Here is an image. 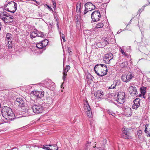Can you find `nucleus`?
I'll use <instances>...</instances> for the list:
<instances>
[{
    "label": "nucleus",
    "instance_id": "nucleus-43",
    "mask_svg": "<svg viewBox=\"0 0 150 150\" xmlns=\"http://www.w3.org/2000/svg\"><path fill=\"white\" fill-rule=\"evenodd\" d=\"M70 67L69 66H67L66 68L65 69H64L67 71H68L70 69Z\"/></svg>",
    "mask_w": 150,
    "mask_h": 150
},
{
    "label": "nucleus",
    "instance_id": "nucleus-55",
    "mask_svg": "<svg viewBox=\"0 0 150 150\" xmlns=\"http://www.w3.org/2000/svg\"><path fill=\"white\" fill-rule=\"evenodd\" d=\"M68 52H69V54H70V53H71V52H71V51H70L69 50V51H68Z\"/></svg>",
    "mask_w": 150,
    "mask_h": 150
},
{
    "label": "nucleus",
    "instance_id": "nucleus-41",
    "mask_svg": "<svg viewBox=\"0 0 150 150\" xmlns=\"http://www.w3.org/2000/svg\"><path fill=\"white\" fill-rule=\"evenodd\" d=\"M137 133L139 136H141L142 135V131L141 130H139L137 131Z\"/></svg>",
    "mask_w": 150,
    "mask_h": 150
},
{
    "label": "nucleus",
    "instance_id": "nucleus-62",
    "mask_svg": "<svg viewBox=\"0 0 150 150\" xmlns=\"http://www.w3.org/2000/svg\"><path fill=\"white\" fill-rule=\"evenodd\" d=\"M149 81H150V79H149Z\"/></svg>",
    "mask_w": 150,
    "mask_h": 150
},
{
    "label": "nucleus",
    "instance_id": "nucleus-8",
    "mask_svg": "<svg viewBox=\"0 0 150 150\" xmlns=\"http://www.w3.org/2000/svg\"><path fill=\"white\" fill-rule=\"evenodd\" d=\"M101 15L99 11L97 10L93 12L91 14V17L93 22H97L100 18Z\"/></svg>",
    "mask_w": 150,
    "mask_h": 150
},
{
    "label": "nucleus",
    "instance_id": "nucleus-9",
    "mask_svg": "<svg viewBox=\"0 0 150 150\" xmlns=\"http://www.w3.org/2000/svg\"><path fill=\"white\" fill-rule=\"evenodd\" d=\"M1 18L6 23H12L13 22V17L12 16H7V17H5L2 16L1 14L0 15Z\"/></svg>",
    "mask_w": 150,
    "mask_h": 150
},
{
    "label": "nucleus",
    "instance_id": "nucleus-10",
    "mask_svg": "<svg viewBox=\"0 0 150 150\" xmlns=\"http://www.w3.org/2000/svg\"><path fill=\"white\" fill-rule=\"evenodd\" d=\"M134 76L132 73L129 72L127 74L123 75L122 76V79L124 82H129Z\"/></svg>",
    "mask_w": 150,
    "mask_h": 150
},
{
    "label": "nucleus",
    "instance_id": "nucleus-29",
    "mask_svg": "<svg viewBox=\"0 0 150 150\" xmlns=\"http://www.w3.org/2000/svg\"><path fill=\"white\" fill-rule=\"evenodd\" d=\"M81 4L80 3H78L76 5V11L77 12L81 13Z\"/></svg>",
    "mask_w": 150,
    "mask_h": 150
},
{
    "label": "nucleus",
    "instance_id": "nucleus-19",
    "mask_svg": "<svg viewBox=\"0 0 150 150\" xmlns=\"http://www.w3.org/2000/svg\"><path fill=\"white\" fill-rule=\"evenodd\" d=\"M12 35L11 34L9 33H7L6 34V39L8 40L9 45L8 47L9 48H10L11 47V45L10 44H11V39L12 38Z\"/></svg>",
    "mask_w": 150,
    "mask_h": 150
},
{
    "label": "nucleus",
    "instance_id": "nucleus-11",
    "mask_svg": "<svg viewBox=\"0 0 150 150\" xmlns=\"http://www.w3.org/2000/svg\"><path fill=\"white\" fill-rule=\"evenodd\" d=\"M122 136L125 139H131V137L130 136L128 133V130L125 127H124L122 129Z\"/></svg>",
    "mask_w": 150,
    "mask_h": 150
},
{
    "label": "nucleus",
    "instance_id": "nucleus-39",
    "mask_svg": "<svg viewBox=\"0 0 150 150\" xmlns=\"http://www.w3.org/2000/svg\"><path fill=\"white\" fill-rule=\"evenodd\" d=\"M32 111H33V110L32 109V107H31L30 108L28 109V110L27 112H28V113L30 115V114H32Z\"/></svg>",
    "mask_w": 150,
    "mask_h": 150
},
{
    "label": "nucleus",
    "instance_id": "nucleus-12",
    "mask_svg": "<svg viewBox=\"0 0 150 150\" xmlns=\"http://www.w3.org/2000/svg\"><path fill=\"white\" fill-rule=\"evenodd\" d=\"M48 41L47 39H45L40 42L37 44V47L39 49H41L43 47H45L48 44Z\"/></svg>",
    "mask_w": 150,
    "mask_h": 150
},
{
    "label": "nucleus",
    "instance_id": "nucleus-21",
    "mask_svg": "<svg viewBox=\"0 0 150 150\" xmlns=\"http://www.w3.org/2000/svg\"><path fill=\"white\" fill-rule=\"evenodd\" d=\"M124 114L125 116L127 117L130 116L132 114L131 109L128 108L125 109L124 111Z\"/></svg>",
    "mask_w": 150,
    "mask_h": 150
},
{
    "label": "nucleus",
    "instance_id": "nucleus-17",
    "mask_svg": "<svg viewBox=\"0 0 150 150\" xmlns=\"http://www.w3.org/2000/svg\"><path fill=\"white\" fill-rule=\"evenodd\" d=\"M15 103L20 107L23 106L24 105V102L22 98H16Z\"/></svg>",
    "mask_w": 150,
    "mask_h": 150
},
{
    "label": "nucleus",
    "instance_id": "nucleus-32",
    "mask_svg": "<svg viewBox=\"0 0 150 150\" xmlns=\"http://www.w3.org/2000/svg\"><path fill=\"white\" fill-rule=\"evenodd\" d=\"M59 33L60 35V37L61 38H62L63 40V41L65 42L66 40L65 39L64 35V34H62L61 31H59Z\"/></svg>",
    "mask_w": 150,
    "mask_h": 150
},
{
    "label": "nucleus",
    "instance_id": "nucleus-4",
    "mask_svg": "<svg viewBox=\"0 0 150 150\" xmlns=\"http://www.w3.org/2000/svg\"><path fill=\"white\" fill-rule=\"evenodd\" d=\"M7 6V11L12 13H14L17 8V4L13 1L9 2Z\"/></svg>",
    "mask_w": 150,
    "mask_h": 150
},
{
    "label": "nucleus",
    "instance_id": "nucleus-2",
    "mask_svg": "<svg viewBox=\"0 0 150 150\" xmlns=\"http://www.w3.org/2000/svg\"><path fill=\"white\" fill-rule=\"evenodd\" d=\"M95 73L99 76H103L106 75L108 72L107 67L102 64H97L94 67Z\"/></svg>",
    "mask_w": 150,
    "mask_h": 150
},
{
    "label": "nucleus",
    "instance_id": "nucleus-26",
    "mask_svg": "<svg viewBox=\"0 0 150 150\" xmlns=\"http://www.w3.org/2000/svg\"><path fill=\"white\" fill-rule=\"evenodd\" d=\"M119 51L120 52L124 55L127 58H128L129 57V55L127 54L125 52L124 50L122 49L121 47H120L119 48Z\"/></svg>",
    "mask_w": 150,
    "mask_h": 150
},
{
    "label": "nucleus",
    "instance_id": "nucleus-1",
    "mask_svg": "<svg viewBox=\"0 0 150 150\" xmlns=\"http://www.w3.org/2000/svg\"><path fill=\"white\" fill-rule=\"evenodd\" d=\"M1 113L3 116L6 119L10 121H12L15 119L13 117L14 113L12 111L11 109L8 107L4 106L1 109Z\"/></svg>",
    "mask_w": 150,
    "mask_h": 150
},
{
    "label": "nucleus",
    "instance_id": "nucleus-42",
    "mask_svg": "<svg viewBox=\"0 0 150 150\" xmlns=\"http://www.w3.org/2000/svg\"><path fill=\"white\" fill-rule=\"evenodd\" d=\"M53 146L54 147H55L56 148H52V150H57L58 149V147L57 146V145L55 144H53Z\"/></svg>",
    "mask_w": 150,
    "mask_h": 150
},
{
    "label": "nucleus",
    "instance_id": "nucleus-27",
    "mask_svg": "<svg viewBox=\"0 0 150 150\" xmlns=\"http://www.w3.org/2000/svg\"><path fill=\"white\" fill-rule=\"evenodd\" d=\"M37 30L34 31L32 32L30 34V37L31 38H35L37 36Z\"/></svg>",
    "mask_w": 150,
    "mask_h": 150
},
{
    "label": "nucleus",
    "instance_id": "nucleus-13",
    "mask_svg": "<svg viewBox=\"0 0 150 150\" xmlns=\"http://www.w3.org/2000/svg\"><path fill=\"white\" fill-rule=\"evenodd\" d=\"M113 58V55L111 53H109L105 54L104 58V60L105 62L109 64L110 63V61Z\"/></svg>",
    "mask_w": 150,
    "mask_h": 150
},
{
    "label": "nucleus",
    "instance_id": "nucleus-40",
    "mask_svg": "<svg viewBox=\"0 0 150 150\" xmlns=\"http://www.w3.org/2000/svg\"><path fill=\"white\" fill-rule=\"evenodd\" d=\"M108 89H113L115 88V86H114V84H112L111 86H108Z\"/></svg>",
    "mask_w": 150,
    "mask_h": 150
},
{
    "label": "nucleus",
    "instance_id": "nucleus-61",
    "mask_svg": "<svg viewBox=\"0 0 150 150\" xmlns=\"http://www.w3.org/2000/svg\"><path fill=\"white\" fill-rule=\"evenodd\" d=\"M61 88H62V84L61 85Z\"/></svg>",
    "mask_w": 150,
    "mask_h": 150
},
{
    "label": "nucleus",
    "instance_id": "nucleus-30",
    "mask_svg": "<svg viewBox=\"0 0 150 150\" xmlns=\"http://www.w3.org/2000/svg\"><path fill=\"white\" fill-rule=\"evenodd\" d=\"M37 36L42 38L44 36V34L43 33L37 30Z\"/></svg>",
    "mask_w": 150,
    "mask_h": 150
},
{
    "label": "nucleus",
    "instance_id": "nucleus-14",
    "mask_svg": "<svg viewBox=\"0 0 150 150\" xmlns=\"http://www.w3.org/2000/svg\"><path fill=\"white\" fill-rule=\"evenodd\" d=\"M133 103L132 108L137 110L140 105V100L138 98H137L134 100Z\"/></svg>",
    "mask_w": 150,
    "mask_h": 150
},
{
    "label": "nucleus",
    "instance_id": "nucleus-49",
    "mask_svg": "<svg viewBox=\"0 0 150 150\" xmlns=\"http://www.w3.org/2000/svg\"><path fill=\"white\" fill-rule=\"evenodd\" d=\"M48 148H49L48 147H46V146H44L43 147V149L47 150L48 149Z\"/></svg>",
    "mask_w": 150,
    "mask_h": 150
},
{
    "label": "nucleus",
    "instance_id": "nucleus-25",
    "mask_svg": "<svg viewBox=\"0 0 150 150\" xmlns=\"http://www.w3.org/2000/svg\"><path fill=\"white\" fill-rule=\"evenodd\" d=\"M21 113L22 112H20L18 110H17L16 111L15 113H14V114H15V115H13V116L15 117L16 118H18L20 117H21V116H19L20 115H21Z\"/></svg>",
    "mask_w": 150,
    "mask_h": 150
},
{
    "label": "nucleus",
    "instance_id": "nucleus-16",
    "mask_svg": "<svg viewBox=\"0 0 150 150\" xmlns=\"http://www.w3.org/2000/svg\"><path fill=\"white\" fill-rule=\"evenodd\" d=\"M52 83V81L50 80H46L43 83H40L41 85L44 86L48 88H50V85Z\"/></svg>",
    "mask_w": 150,
    "mask_h": 150
},
{
    "label": "nucleus",
    "instance_id": "nucleus-5",
    "mask_svg": "<svg viewBox=\"0 0 150 150\" xmlns=\"http://www.w3.org/2000/svg\"><path fill=\"white\" fill-rule=\"evenodd\" d=\"M85 10L83 11L84 14H85L88 11L95 9L96 8L95 6L91 3L88 2L84 5Z\"/></svg>",
    "mask_w": 150,
    "mask_h": 150
},
{
    "label": "nucleus",
    "instance_id": "nucleus-50",
    "mask_svg": "<svg viewBox=\"0 0 150 150\" xmlns=\"http://www.w3.org/2000/svg\"><path fill=\"white\" fill-rule=\"evenodd\" d=\"M35 1L36 2V3L38 5H39L40 4V3L39 2L36 1L35 0V1Z\"/></svg>",
    "mask_w": 150,
    "mask_h": 150
},
{
    "label": "nucleus",
    "instance_id": "nucleus-23",
    "mask_svg": "<svg viewBox=\"0 0 150 150\" xmlns=\"http://www.w3.org/2000/svg\"><path fill=\"white\" fill-rule=\"evenodd\" d=\"M108 38L107 37L105 38L104 40H102L101 42L103 46L104 47L108 44Z\"/></svg>",
    "mask_w": 150,
    "mask_h": 150
},
{
    "label": "nucleus",
    "instance_id": "nucleus-52",
    "mask_svg": "<svg viewBox=\"0 0 150 150\" xmlns=\"http://www.w3.org/2000/svg\"><path fill=\"white\" fill-rule=\"evenodd\" d=\"M131 21V20L130 21V22L129 23H128L127 24V25H129L130 24Z\"/></svg>",
    "mask_w": 150,
    "mask_h": 150
},
{
    "label": "nucleus",
    "instance_id": "nucleus-18",
    "mask_svg": "<svg viewBox=\"0 0 150 150\" xmlns=\"http://www.w3.org/2000/svg\"><path fill=\"white\" fill-rule=\"evenodd\" d=\"M44 93L42 91H36L34 92V94L38 99H40L44 96Z\"/></svg>",
    "mask_w": 150,
    "mask_h": 150
},
{
    "label": "nucleus",
    "instance_id": "nucleus-59",
    "mask_svg": "<svg viewBox=\"0 0 150 150\" xmlns=\"http://www.w3.org/2000/svg\"><path fill=\"white\" fill-rule=\"evenodd\" d=\"M120 31H118L117 32V33H120Z\"/></svg>",
    "mask_w": 150,
    "mask_h": 150
},
{
    "label": "nucleus",
    "instance_id": "nucleus-6",
    "mask_svg": "<svg viewBox=\"0 0 150 150\" xmlns=\"http://www.w3.org/2000/svg\"><path fill=\"white\" fill-rule=\"evenodd\" d=\"M84 109L88 117L91 118L92 115L91 109L87 101L84 102Z\"/></svg>",
    "mask_w": 150,
    "mask_h": 150
},
{
    "label": "nucleus",
    "instance_id": "nucleus-35",
    "mask_svg": "<svg viewBox=\"0 0 150 150\" xmlns=\"http://www.w3.org/2000/svg\"><path fill=\"white\" fill-rule=\"evenodd\" d=\"M96 46L98 47H104L103 46L102 44V43L101 42L96 43Z\"/></svg>",
    "mask_w": 150,
    "mask_h": 150
},
{
    "label": "nucleus",
    "instance_id": "nucleus-37",
    "mask_svg": "<svg viewBox=\"0 0 150 150\" xmlns=\"http://www.w3.org/2000/svg\"><path fill=\"white\" fill-rule=\"evenodd\" d=\"M120 84V82L119 80H117L115 82V84L114 85L115 86V87L116 86H118Z\"/></svg>",
    "mask_w": 150,
    "mask_h": 150
},
{
    "label": "nucleus",
    "instance_id": "nucleus-36",
    "mask_svg": "<svg viewBox=\"0 0 150 150\" xmlns=\"http://www.w3.org/2000/svg\"><path fill=\"white\" fill-rule=\"evenodd\" d=\"M108 112L109 114L115 117V113L112 111L109 110Z\"/></svg>",
    "mask_w": 150,
    "mask_h": 150
},
{
    "label": "nucleus",
    "instance_id": "nucleus-38",
    "mask_svg": "<svg viewBox=\"0 0 150 150\" xmlns=\"http://www.w3.org/2000/svg\"><path fill=\"white\" fill-rule=\"evenodd\" d=\"M45 7H47V8L50 11H53V10L52 8H51V7L48 5L47 4H45Z\"/></svg>",
    "mask_w": 150,
    "mask_h": 150
},
{
    "label": "nucleus",
    "instance_id": "nucleus-56",
    "mask_svg": "<svg viewBox=\"0 0 150 150\" xmlns=\"http://www.w3.org/2000/svg\"><path fill=\"white\" fill-rule=\"evenodd\" d=\"M88 76L89 77H91V75L90 74H88Z\"/></svg>",
    "mask_w": 150,
    "mask_h": 150
},
{
    "label": "nucleus",
    "instance_id": "nucleus-31",
    "mask_svg": "<svg viewBox=\"0 0 150 150\" xmlns=\"http://www.w3.org/2000/svg\"><path fill=\"white\" fill-rule=\"evenodd\" d=\"M103 26V24L102 23L100 22L96 25V28H102Z\"/></svg>",
    "mask_w": 150,
    "mask_h": 150
},
{
    "label": "nucleus",
    "instance_id": "nucleus-3",
    "mask_svg": "<svg viewBox=\"0 0 150 150\" xmlns=\"http://www.w3.org/2000/svg\"><path fill=\"white\" fill-rule=\"evenodd\" d=\"M32 109L33 112L36 114L42 113L44 110V107L40 103L34 104L32 106Z\"/></svg>",
    "mask_w": 150,
    "mask_h": 150
},
{
    "label": "nucleus",
    "instance_id": "nucleus-48",
    "mask_svg": "<svg viewBox=\"0 0 150 150\" xmlns=\"http://www.w3.org/2000/svg\"><path fill=\"white\" fill-rule=\"evenodd\" d=\"M95 150H103L100 148H96Z\"/></svg>",
    "mask_w": 150,
    "mask_h": 150
},
{
    "label": "nucleus",
    "instance_id": "nucleus-54",
    "mask_svg": "<svg viewBox=\"0 0 150 150\" xmlns=\"http://www.w3.org/2000/svg\"><path fill=\"white\" fill-rule=\"evenodd\" d=\"M27 1H35V0H26Z\"/></svg>",
    "mask_w": 150,
    "mask_h": 150
},
{
    "label": "nucleus",
    "instance_id": "nucleus-51",
    "mask_svg": "<svg viewBox=\"0 0 150 150\" xmlns=\"http://www.w3.org/2000/svg\"><path fill=\"white\" fill-rule=\"evenodd\" d=\"M57 27L58 29H59V23L58 22L57 23Z\"/></svg>",
    "mask_w": 150,
    "mask_h": 150
},
{
    "label": "nucleus",
    "instance_id": "nucleus-44",
    "mask_svg": "<svg viewBox=\"0 0 150 150\" xmlns=\"http://www.w3.org/2000/svg\"><path fill=\"white\" fill-rule=\"evenodd\" d=\"M147 5H144L139 10L141 11V12L142 11H143L144 10V7L146 6H147Z\"/></svg>",
    "mask_w": 150,
    "mask_h": 150
},
{
    "label": "nucleus",
    "instance_id": "nucleus-15",
    "mask_svg": "<svg viewBox=\"0 0 150 150\" xmlns=\"http://www.w3.org/2000/svg\"><path fill=\"white\" fill-rule=\"evenodd\" d=\"M128 91L132 96H134L137 94V89L134 86H130L128 89Z\"/></svg>",
    "mask_w": 150,
    "mask_h": 150
},
{
    "label": "nucleus",
    "instance_id": "nucleus-24",
    "mask_svg": "<svg viewBox=\"0 0 150 150\" xmlns=\"http://www.w3.org/2000/svg\"><path fill=\"white\" fill-rule=\"evenodd\" d=\"M148 125H146L145 126V132L147 134V136L148 137H150V128L149 129V130L148 131L147 130V127Z\"/></svg>",
    "mask_w": 150,
    "mask_h": 150
},
{
    "label": "nucleus",
    "instance_id": "nucleus-45",
    "mask_svg": "<svg viewBox=\"0 0 150 150\" xmlns=\"http://www.w3.org/2000/svg\"><path fill=\"white\" fill-rule=\"evenodd\" d=\"M53 8H54V9L55 8H56V4L55 2L54 1H53Z\"/></svg>",
    "mask_w": 150,
    "mask_h": 150
},
{
    "label": "nucleus",
    "instance_id": "nucleus-46",
    "mask_svg": "<svg viewBox=\"0 0 150 150\" xmlns=\"http://www.w3.org/2000/svg\"><path fill=\"white\" fill-rule=\"evenodd\" d=\"M63 74V79L64 81L65 80V78H66V77L67 75V74Z\"/></svg>",
    "mask_w": 150,
    "mask_h": 150
},
{
    "label": "nucleus",
    "instance_id": "nucleus-34",
    "mask_svg": "<svg viewBox=\"0 0 150 150\" xmlns=\"http://www.w3.org/2000/svg\"><path fill=\"white\" fill-rule=\"evenodd\" d=\"M91 143V142H87V143L85 144V149H86L90 147Z\"/></svg>",
    "mask_w": 150,
    "mask_h": 150
},
{
    "label": "nucleus",
    "instance_id": "nucleus-47",
    "mask_svg": "<svg viewBox=\"0 0 150 150\" xmlns=\"http://www.w3.org/2000/svg\"><path fill=\"white\" fill-rule=\"evenodd\" d=\"M67 72H68V71L64 69V72L63 73V74H67Z\"/></svg>",
    "mask_w": 150,
    "mask_h": 150
},
{
    "label": "nucleus",
    "instance_id": "nucleus-22",
    "mask_svg": "<svg viewBox=\"0 0 150 150\" xmlns=\"http://www.w3.org/2000/svg\"><path fill=\"white\" fill-rule=\"evenodd\" d=\"M120 66L122 68L126 67L128 64V62L125 59H123L121 61Z\"/></svg>",
    "mask_w": 150,
    "mask_h": 150
},
{
    "label": "nucleus",
    "instance_id": "nucleus-60",
    "mask_svg": "<svg viewBox=\"0 0 150 150\" xmlns=\"http://www.w3.org/2000/svg\"><path fill=\"white\" fill-rule=\"evenodd\" d=\"M120 31H118L117 32V33H120Z\"/></svg>",
    "mask_w": 150,
    "mask_h": 150
},
{
    "label": "nucleus",
    "instance_id": "nucleus-28",
    "mask_svg": "<svg viewBox=\"0 0 150 150\" xmlns=\"http://www.w3.org/2000/svg\"><path fill=\"white\" fill-rule=\"evenodd\" d=\"M6 11H7V8L6 9H5L3 10V12H2V14L1 13V14L2 16L4 17H7V16H9L10 15L9 14L6 12Z\"/></svg>",
    "mask_w": 150,
    "mask_h": 150
},
{
    "label": "nucleus",
    "instance_id": "nucleus-53",
    "mask_svg": "<svg viewBox=\"0 0 150 150\" xmlns=\"http://www.w3.org/2000/svg\"><path fill=\"white\" fill-rule=\"evenodd\" d=\"M141 11L139 10L138 11V13H141Z\"/></svg>",
    "mask_w": 150,
    "mask_h": 150
},
{
    "label": "nucleus",
    "instance_id": "nucleus-58",
    "mask_svg": "<svg viewBox=\"0 0 150 150\" xmlns=\"http://www.w3.org/2000/svg\"><path fill=\"white\" fill-rule=\"evenodd\" d=\"M47 150H52V149H50V148H48V149Z\"/></svg>",
    "mask_w": 150,
    "mask_h": 150
},
{
    "label": "nucleus",
    "instance_id": "nucleus-57",
    "mask_svg": "<svg viewBox=\"0 0 150 150\" xmlns=\"http://www.w3.org/2000/svg\"><path fill=\"white\" fill-rule=\"evenodd\" d=\"M48 146H53V144H52V145L50 144V145H48Z\"/></svg>",
    "mask_w": 150,
    "mask_h": 150
},
{
    "label": "nucleus",
    "instance_id": "nucleus-20",
    "mask_svg": "<svg viewBox=\"0 0 150 150\" xmlns=\"http://www.w3.org/2000/svg\"><path fill=\"white\" fill-rule=\"evenodd\" d=\"M103 95V92L100 91H97L94 94L95 97L98 99H100L102 98Z\"/></svg>",
    "mask_w": 150,
    "mask_h": 150
},
{
    "label": "nucleus",
    "instance_id": "nucleus-33",
    "mask_svg": "<svg viewBox=\"0 0 150 150\" xmlns=\"http://www.w3.org/2000/svg\"><path fill=\"white\" fill-rule=\"evenodd\" d=\"M46 100H47V102L49 104H50L52 103L53 101L52 99L51 98L48 97L46 98Z\"/></svg>",
    "mask_w": 150,
    "mask_h": 150
},
{
    "label": "nucleus",
    "instance_id": "nucleus-7",
    "mask_svg": "<svg viewBox=\"0 0 150 150\" xmlns=\"http://www.w3.org/2000/svg\"><path fill=\"white\" fill-rule=\"evenodd\" d=\"M125 93L124 92H118L116 100L119 103H123L125 100Z\"/></svg>",
    "mask_w": 150,
    "mask_h": 150
}]
</instances>
